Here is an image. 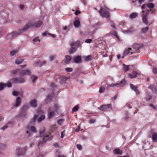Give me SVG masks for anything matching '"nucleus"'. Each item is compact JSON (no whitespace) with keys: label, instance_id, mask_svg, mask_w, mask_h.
<instances>
[{"label":"nucleus","instance_id":"f257e3e1","mask_svg":"<svg viewBox=\"0 0 157 157\" xmlns=\"http://www.w3.org/2000/svg\"><path fill=\"white\" fill-rule=\"evenodd\" d=\"M43 25L42 22L38 21L36 22H29L22 29V31H25L31 27L38 28Z\"/></svg>","mask_w":157,"mask_h":157},{"label":"nucleus","instance_id":"f03ea898","mask_svg":"<svg viewBox=\"0 0 157 157\" xmlns=\"http://www.w3.org/2000/svg\"><path fill=\"white\" fill-rule=\"evenodd\" d=\"M44 132V128L42 127L40 130L39 132L40 137H42V140L40 141L39 142L38 145L39 147L42 146L46 141L50 139L49 136V135L46 134H44V135H42Z\"/></svg>","mask_w":157,"mask_h":157},{"label":"nucleus","instance_id":"7ed1b4c3","mask_svg":"<svg viewBox=\"0 0 157 157\" xmlns=\"http://www.w3.org/2000/svg\"><path fill=\"white\" fill-rule=\"evenodd\" d=\"M27 130L26 132V133L27 134L26 136L28 138L30 137L32 135V133L31 132L29 131V130H30L32 132L34 133H36V132L35 128L33 126H31L30 127L28 126L27 128Z\"/></svg>","mask_w":157,"mask_h":157},{"label":"nucleus","instance_id":"20e7f679","mask_svg":"<svg viewBox=\"0 0 157 157\" xmlns=\"http://www.w3.org/2000/svg\"><path fill=\"white\" fill-rule=\"evenodd\" d=\"M98 12L103 17H105L108 18L109 17L110 15L109 12H107L102 8H101L100 10Z\"/></svg>","mask_w":157,"mask_h":157},{"label":"nucleus","instance_id":"39448f33","mask_svg":"<svg viewBox=\"0 0 157 157\" xmlns=\"http://www.w3.org/2000/svg\"><path fill=\"white\" fill-rule=\"evenodd\" d=\"M26 151V147L23 148L18 147L16 150V153L18 155H23Z\"/></svg>","mask_w":157,"mask_h":157},{"label":"nucleus","instance_id":"423d86ee","mask_svg":"<svg viewBox=\"0 0 157 157\" xmlns=\"http://www.w3.org/2000/svg\"><path fill=\"white\" fill-rule=\"evenodd\" d=\"M20 31L21 32L19 33L14 32L11 33H9L6 36V38L7 40H10L13 37L20 34L23 31H22V29H21Z\"/></svg>","mask_w":157,"mask_h":157},{"label":"nucleus","instance_id":"0eeeda50","mask_svg":"<svg viewBox=\"0 0 157 157\" xmlns=\"http://www.w3.org/2000/svg\"><path fill=\"white\" fill-rule=\"evenodd\" d=\"M125 83V81L123 80L121 81L119 83H116L115 84L112 83L110 85H108V87H113L114 86H117L118 87L120 86H124Z\"/></svg>","mask_w":157,"mask_h":157},{"label":"nucleus","instance_id":"6e6552de","mask_svg":"<svg viewBox=\"0 0 157 157\" xmlns=\"http://www.w3.org/2000/svg\"><path fill=\"white\" fill-rule=\"evenodd\" d=\"M11 80L14 83H21L25 82V79L21 78H14L12 79Z\"/></svg>","mask_w":157,"mask_h":157},{"label":"nucleus","instance_id":"1a4fd4ad","mask_svg":"<svg viewBox=\"0 0 157 157\" xmlns=\"http://www.w3.org/2000/svg\"><path fill=\"white\" fill-rule=\"evenodd\" d=\"M52 108L50 107L48 109V118L50 119L53 117L55 115L54 111H52Z\"/></svg>","mask_w":157,"mask_h":157},{"label":"nucleus","instance_id":"9d476101","mask_svg":"<svg viewBox=\"0 0 157 157\" xmlns=\"http://www.w3.org/2000/svg\"><path fill=\"white\" fill-rule=\"evenodd\" d=\"M31 74L30 71L28 69H25L22 70L20 72L19 75L23 76L25 75H29Z\"/></svg>","mask_w":157,"mask_h":157},{"label":"nucleus","instance_id":"9b49d317","mask_svg":"<svg viewBox=\"0 0 157 157\" xmlns=\"http://www.w3.org/2000/svg\"><path fill=\"white\" fill-rule=\"evenodd\" d=\"M111 104L102 105L98 108V109L103 111H105L107 109L111 107Z\"/></svg>","mask_w":157,"mask_h":157},{"label":"nucleus","instance_id":"f8f14e48","mask_svg":"<svg viewBox=\"0 0 157 157\" xmlns=\"http://www.w3.org/2000/svg\"><path fill=\"white\" fill-rule=\"evenodd\" d=\"M143 47V44H140L135 43L132 46V48L135 51L142 48Z\"/></svg>","mask_w":157,"mask_h":157},{"label":"nucleus","instance_id":"ddd939ff","mask_svg":"<svg viewBox=\"0 0 157 157\" xmlns=\"http://www.w3.org/2000/svg\"><path fill=\"white\" fill-rule=\"evenodd\" d=\"M132 49L131 48H128L126 49L123 53L124 56H126L128 54H132L134 52L132 51Z\"/></svg>","mask_w":157,"mask_h":157},{"label":"nucleus","instance_id":"4468645a","mask_svg":"<svg viewBox=\"0 0 157 157\" xmlns=\"http://www.w3.org/2000/svg\"><path fill=\"white\" fill-rule=\"evenodd\" d=\"M21 103V100L19 97H17L15 103L13 105L14 107H17L19 106Z\"/></svg>","mask_w":157,"mask_h":157},{"label":"nucleus","instance_id":"2eb2a0df","mask_svg":"<svg viewBox=\"0 0 157 157\" xmlns=\"http://www.w3.org/2000/svg\"><path fill=\"white\" fill-rule=\"evenodd\" d=\"M74 62L76 63H80L81 62V57L80 56H78L74 57Z\"/></svg>","mask_w":157,"mask_h":157},{"label":"nucleus","instance_id":"dca6fc26","mask_svg":"<svg viewBox=\"0 0 157 157\" xmlns=\"http://www.w3.org/2000/svg\"><path fill=\"white\" fill-rule=\"evenodd\" d=\"M130 87L131 89L135 91L136 94L138 95L139 94V91L137 89V87L132 84H130Z\"/></svg>","mask_w":157,"mask_h":157},{"label":"nucleus","instance_id":"f3484780","mask_svg":"<svg viewBox=\"0 0 157 157\" xmlns=\"http://www.w3.org/2000/svg\"><path fill=\"white\" fill-rule=\"evenodd\" d=\"M30 106L34 108L36 107L37 106V101L35 99H33L30 102Z\"/></svg>","mask_w":157,"mask_h":157},{"label":"nucleus","instance_id":"a211bd4d","mask_svg":"<svg viewBox=\"0 0 157 157\" xmlns=\"http://www.w3.org/2000/svg\"><path fill=\"white\" fill-rule=\"evenodd\" d=\"M71 46H73V47L76 48V49L80 45V41H77L75 43H71L70 44Z\"/></svg>","mask_w":157,"mask_h":157},{"label":"nucleus","instance_id":"6ab92c4d","mask_svg":"<svg viewBox=\"0 0 157 157\" xmlns=\"http://www.w3.org/2000/svg\"><path fill=\"white\" fill-rule=\"evenodd\" d=\"M138 75L139 73L138 72L133 71L132 74L130 73L129 74L128 76L130 78L132 79L136 78L137 76V75Z\"/></svg>","mask_w":157,"mask_h":157},{"label":"nucleus","instance_id":"aec40b11","mask_svg":"<svg viewBox=\"0 0 157 157\" xmlns=\"http://www.w3.org/2000/svg\"><path fill=\"white\" fill-rule=\"evenodd\" d=\"M65 63L66 64H69L71 60V57L68 55H66L65 56Z\"/></svg>","mask_w":157,"mask_h":157},{"label":"nucleus","instance_id":"412c9836","mask_svg":"<svg viewBox=\"0 0 157 157\" xmlns=\"http://www.w3.org/2000/svg\"><path fill=\"white\" fill-rule=\"evenodd\" d=\"M113 153L115 154L121 155L122 153V151L120 149L117 148H116L113 150Z\"/></svg>","mask_w":157,"mask_h":157},{"label":"nucleus","instance_id":"4be33fe9","mask_svg":"<svg viewBox=\"0 0 157 157\" xmlns=\"http://www.w3.org/2000/svg\"><path fill=\"white\" fill-rule=\"evenodd\" d=\"M152 98V96L151 94L147 92L146 95L145 99L147 101H148L150 100Z\"/></svg>","mask_w":157,"mask_h":157},{"label":"nucleus","instance_id":"5701e85b","mask_svg":"<svg viewBox=\"0 0 157 157\" xmlns=\"http://www.w3.org/2000/svg\"><path fill=\"white\" fill-rule=\"evenodd\" d=\"M26 114L27 113L26 112L21 111L18 116L21 118H23L25 117Z\"/></svg>","mask_w":157,"mask_h":157},{"label":"nucleus","instance_id":"b1692460","mask_svg":"<svg viewBox=\"0 0 157 157\" xmlns=\"http://www.w3.org/2000/svg\"><path fill=\"white\" fill-rule=\"evenodd\" d=\"M147 16L144 15L143 14V16L142 17V21L144 24L147 25L148 24V21L147 18Z\"/></svg>","mask_w":157,"mask_h":157},{"label":"nucleus","instance_id":"393cba45","mask_svg":"<svg viewBox=\"0 0 157 157\" xmlns=\"http://www.w3.org/2000/svg\"><path fill=\"white\" fill-rule=\"evenodd\" d=\"M53 92L52 94L49 95L47 96V98L46 99V101H47V103H48V102L51 100L52 99V98L53 97Z\"/></svg>","mask_w":157,"mask_h":157},{"label":"nucleus","instance_id":"a878e982","mask_svg":"<svg viewBox=\"0 0 157 157\" xmlns=\"http://www.w3.org/2000/svg\"><path fill=\"white\" fill-rule=\"evenodd\" d=\"M123 69L124 71L125 72L127 71L128 70H129L130 68V67L131 66L130 65H127L125 64H123Z\"/></svg>","mask_w":157,"mask_h":157},{"label":"nucleus","instance_id":"bb28decb","mask_svg":"<svg viewBox=\"0 0 157 157\" xmlns=\"http://www.w3.org/2000/svg\"><path fill=\"white\" fill-rule=\"evenodd\" d=\"M152 139L154 142H157V134L154 133L152 136Z\"/></svg>","mask_w":157,"mask_h":157},{"label":"nucleus","instance_id":"cd10ccee","mask_svg":"<svg viewBox=\"0 0 157 157\" xmlns=\"http://www.w3.org/2000/svg\"><path fill=\"white\" fill-rule=\"evenodd\" d=\"M92 56L91 55H90L86 56L84 57V60L86 61H90L91 59Z\"/></svg>","mask_w":157,"mask_h":157},{"label":"nucleus","instance_id":"c85d7f7f","mask_svg":"<svg viewBox=\"0 0 157 157\" xmlns=\"http://www.w3.org/2000/svg\"><path fill=\"white\" fill-rule=\"evenodd\" d=\"M46 63V62L45 60L43 61L42 62L38 61L36 63V64H38L37 66H41L45 64Z\"/></svg>","mask_w":157,"mask_h":157},{"label":"nucleus","instance_id":"c756f323","mask_svg":"<svg viewBox=\"0 0 157 157\" xmlns=\"http://www.w3.org/2000/svg\"><path fill=\"white\" fill-rule=\"evenodd\" d=\"M138 14L136 13H133L130 14L129 17L130 19H132L136 17L137 16Z\"/></svg>","mask_w":157,"mask_h":157},{"label":"nucleus","instance_id":"7c9ffc66","mask_svg":"<svg viewBox=\"0 0 157 157\" xmlns=\"http://www.w3.org/2000/svg\"><path fill=\"white\" fill-rule=\"evenodd\" d=\"M71 46V48L69 51V53L70 54H71L73 53L76 50V48L73 47V46Z\"/></svg>","mask_w":157,"mask_h":157},{"label":"nucleus","instance_id":"2f4dec72","mask_svg":"<svg viewBox=\"0 0 157 157\" xmlns=\"http://www.w3.org/2000/svg\"><path fill=\"white\" fill-rule=\"evenodd\" d=\"M29 108V106L28 105H25L21 108V111L26 112Z\"/></svg>","mask_w":157,"mask_h":157},{"label":"nucleus","instance_id":"473e14b6","mask_svg":"<svg viewBox=\"0 0 157 157\" xmlns=\"http://www.w3.org/2000/svg\"><path fill=\"white\" fill-rule=\"evenodd\" d=\"M148 88L151 89L152 91L155 92L156 91V87L154 85H151L148 87Z\"/></svg>","mask_w":157,"mask_h":157},{"label":"nucleus","instance_id":"72a5a7b5","mask_svg":"<svg viewBox=\"0 0 157 157\" xmlns=\"http://www.w3.org/2000/svg\"><path fill=\"white\" fill-rule=\"evenodd\" d=\"M102 24V22H99L97 23L96 24H94L92 26V27L94 28H95L97 29L98 28V27L101 25Z\"/></svg>","mask_w":157,"mask_h":157},{"label":"nucleus","instance_id":"f704fd0d","mask_svg":"<svg viewBox=\"0 0 157 157\" xmlns=\"http://www.w3.org/2000/svg\"><path fill=\"white\" fill-rule=\"evenodd\" d=\"M79 109V107L78 105H76L73 108L72 111V113H74L78 111V110Z\"/></svg>","mask_w":157,"mask_h":157},{"label":"nucleus","instance_id":"c9c22d12","mask_svg":"<svg viewBox=\"0 0 157 157\" xmlns=\"http://www.w3.org/2000/svg\"><path fill=\"white\" fill-rule=\"evenodd\" d=\"M147 5L148 8L151 9L153 8L155 6L154 4L151 3H147Z\"/></svg>","mask_w":157,"mask_h":157},{"label":"nucleus","instance_id":"e433bc0d","mask_svg":"<svg viewBox=\"0 0 157 157\" xmlns=\"http://www.w3.org/2000/svg\"><path fill=\"white\" fill-rule=\"evenodd\" d=\"M74 25L76 27H78L80 25V22L79 21L76 20L74 22Z\"/></svg>","mask_w":157,"mask_h":157},{"label":"nucleus","instance_id":"4c0bfd02","mask_svg":"<svg viewBox=\"0 0 157 157\" xmlns=\"http://www.w3.org/2000/svg\"><path fill=\"white\" fill-rule=\"evenodd\" d=\"M47 34L50 35L51 36H52L53 38H55L56 36L54 34H51L49 33H47V32L44 33L42 34V35L43 36H45L47 35Z\"/></svg>","mask_w":157,"mask_h":157},{"label":"nucleus","instance_id":"58836bf2","mask_svg":"<svg viewBox=\"0 0 157 157\" xmlns=\"http://www.w3.org/2000/svg\"><path fill=\"white\" fill-rule=\"evenodd\" d=\"M60 82L61 84L65 83L66 82V78L65 77H62L60 78Z\"/></svg>","mask_w":157,"mask_h":157},{"label":"nucleus","instance_id":"ea45409f","mask_svg":"<svg viewBox=\"0 0 157 157\" xmlns=\"http://www.w3.org/2000/svg\"><path fill=\"white\" fill-rule=\"evenodd\" d=\"M6 145L4 143H0V149H3L6 148Z\"/></svg>","mask_w":157,"mask_h":157},{"label":"nucleus","instance_id":"a19ab883","mask_svg":"<svg viewBox=\"0 0 157 157\" xmlns=\"http://www.w3.org/2000/svg\"><path fill=\"white\" fill-rule=\"evenodd\" d=\"M30 78L32 82H33L36 79L37 77V76L35 75H32L31 76Z\"/></svg>","mask_w":157,"mask_h":157},{"label":"nucleus","instance_id":"79ce46f5","mask_svg":"<svg viewBox=\"0 0 157 157\" xmlns=\"http://www.w3.org/2000/svg\"><path fill=\"white\" fill-rule=\"evenodd\" d=\"M45 118V116L44 115H42L38 119V122H39L44 120Z\"/></svg>","mask_w":157,"mask_h":157},{"label":"nucleus","instance_id":"37998d69","mask_svg":"<svg viewBox=\"0 0 157 157\" xmlns=\"http://www.w3.org/2000/svg\"><path fill=\"white\" fill-rule=\"evenodd\" d=\"M149 29V28L147 27L145 28H143L141 29V32L142 33H145L147 32Z\"/></svg>","mask_w":157,"mask_h":157},{"label":"nucleus","instance_id":"c03bdc74","mask_svg":"<svg viewBox=\"0 0 157 157\" xmlns=\"http://www.w3.org/2000/svg\"><path fill=\"white\" fill-rule=\"evenodd\" d=\"M128 112L127 111H125L124 113L125 116L124 117V119L125 121L127 120L129 118V117L128 116Z\"/></svg>","mask_w":157,"mask_h":157},{"label":"nucleus","instance_id":"a18cd8bd","mask_svg":"<svg viewBox=\"0 0 157 157\" xmlns=\"http://www.w3.org/2000/svg\"><path fill=\"white\" fill-rule=\"evenodd\" d=\"M23 61V59H16L15 62L17 64H21Z\"/></svg>","mask_w":157,"mask_h":157},{"label":"nucleus","instance_id":"49530a36","mask_svg":"<svg viewBox=\"0 0 157 157\" xmlns=\"http://www.w3.org/2000/svg\"><path fill=\"white\" fill-rule=\"evenodd\" d=\"M4 85H5V87L7 86L10 88L12 86V83L10 82H8L6 84L4 83Z\"/></svg>","mask_w":157,"mask_h":157},{"label":"nucleus","instance_id":"de8ad7c7","mask_svg":"<svg viewBox=\"0 0 157 157\" xmlns=\"http://www.w3.org/2000/svg\"><path fill=\"white\" fill-rule=\"evenodd\" d=\"M5 87V85H4V83H0V91L2 90Z\"/></svg>","mask_w":157,"mask_h":157},{"label":"nucleus","instance_id":"09e8293b","mask_svg":"<svg viewBox=\"0 0 157 157\" xmlns=\"http://www.w3.org/2000/svg\"><path fill=\"white\" fill-rule=\"evenodd\" d=\"M105 87L103 86H101L100 88L99 92L101 93L104 92L105 90Z\"/></svg>","mask_w":157,"mask_h":157},{"label":"nucleus","instance_id":"8fccbe9b","mask_svg":"<svg viewBox=\"0 0 157 157\" xmlns=\"http://www.w3.org/2000/svg\"><path fill=\"white\" fill-rule=\"evenodd\" d=\"M17 52V50H13L11 51L10 52V55L11 56H14L15 54Z\"/></svg>","mask_w":157,"mask_h":157},{"label":"nucleus","instance_id":"3c124183","mask_svg":"<svg viewBox=\"0 0 157 157\" xmlns=\"http://www.w3.org/2000/svg\"><path fill=\"white\" fill-rule=\"evenodd\" d=\"M63 121L64 119H60L59 120L57 121L58 124L60 125H61L62 124L63 122Z\"/></svg>","mask_w":157,"mask_h":157},{"label":"nucleus","instance_id":"603ef678","mask_svg":"<svg viewBox=\"0 0 157 157\" xmlns=\"http://www.w3.org/2000/svg\"><path fill=\"white\" fill-rule=\"evenodd\" d=\"M59 106L58 104H55L54 105V110L55 111H56L58 110V109L59 108Z\"/></svg>","mask_w":157,"mask_h":157},{"label":"nucleus","instance_id":"864d4df0","mask_svg":"<svg viewBox=\"0 0 157 157\" xmlns=\"http://www.w3.org/2000/svg\"><path fill=\"white\" fill-rule=\"evenodd\" d=\"M65 70L67 72H71L73 71V69L71 68L67 67L65 68Z\"/></svg>","mask_w":157,"mask_h":157},{"label":"nucleus","instance_id":"5fc2aeb1","mask_svg":"<svg viewBox=\"0 0 157 157\" xmlns=\"http://www.w3.org/2000/svg\"><path fill=\"white\" fill-rule=\"evenodd\" d=\"M133 31L132 30H124L123 31V33H131Z\"/></svg>","mask_w":157,"mask_h":157},{"label":"nucleus","instance_id":"6e6d98bb","mask_svg":"<svg viewBox=\"0 0 157 157\" xmlns=\"http://www.w3.org/2000/svg\"><path fill=\"white\" fill-rule=\"evenodd\" d=\"M50 87L52 89H54L55 88H56L57 87V86L56 85H55L54 83L52 82L51 84Z\"/></svg>","mask_w":157,"mask_h":157},{"label":"nucleus","instance_id":"4d7b16f0","mask_svg":"<svg viewBox=\"0 0 157 157\" xmlns=\"http://www.w3.org/2000/svg\"><path fill=\"white\" fill-rule=\"evenodd\" d=\"M12 94L13 96H16L18 95L19 93L17 91H13V92Z\"/></svg>","mask_w":157,"mask_h":157},{"label":"nucleus","instance_id":"13d9d810","mask_svg":"<svg viewBox=\"0 0 157 157\" xmlns=\"http://www.w3.org/2000/svg\"><path fill=\"white\" fill-rule=\"evenodd\" d=\"M56 57V55H53L49 57V59L50 61H53L55 58Z\"/></svg>","mask_w":157,"mask_h":157},{"label":"nucleus","instance_id":"bf43d9fd","mask_svg":"<svg viewBox=\"0 0 157 157\" xmlns=\"http://www.w3.org/2000/svg\"><path fill=\"white\" fill-rule=\"evenodd\" d=\"M65 130L62 131L61 133V138H63L65 136Z\"/></svg>","mask_w":157,"mask_h":157},{"label":"nucleus","instance_id":"052dcab7","mask_svg":"<svg viewBox=\"0 0 157 157\" xmlns=\"http://www.w3.org/2000/svg\"><path fill=\"white\" fill-rule=\"evenodd\" d=\"M96 120L95 119H90L89 121V123L90 124L94 123L95 122Z\"/></svg>","mask_w":157,"mask_h":157},{"label":"nucleus","instance_id":"680f3d73","mask_svg":"<svg viewBox=\"0 0 157 157\" xmlns=\"http://www.w3.org/2000/svg\"><path fill=\"white\" fill-rule=\"evenodd\" d=\"M153 73L154 74H157V68L155 67L153 68L152 70Z\"/></svg>","mask_w":157,"mask_h":157},{"label":"nucleus","instance_id":"e2e57ef3","mask_svg":"<svg viewBox=\"0 0 157 157\" xmlns=\"http://www.w3.org/2000/svg\"><path fill=\"white\" fill-rule=\"evenodd\" d=\"M76 147L79 150H81L82 149V147L81 145L79 144H77L76 145Z\"/></svg>","mask_w":157,"mask_h":157},{"label":"nucleus","instance_id":"0e129e2a","mask_svg":"<svg viewBox=\"0 0 157 157\" xmlns=\"http://www.w3.org/2000/svg\"><path fill=\"white\" fill-rule=\"evenodd\" d=\"M33 41L34 42H36L38 41H40V40L39 39V37H36L35 38H34L33 40Z\"/></svg>","mask_w":157,"mask_h":157},{"label":"nucleus","instance_id":"69168bd1","mask_svg":"<svg viewBox=\"0 0 157 157\" xmlns=\"http://www.w3.org/2000/svg\"><path fill=\"white\" fill-rule=\"evenodd\" d=\"M8 127V125H4L3 127H2L1 129L2 130H4L7 128Z\"/></svg>","mask_w":157,"mask_h":157},{"label":"nucleus","instance_id":"338daca9","mask_svg":"<svg viewBox=\"0 0 157 157\" xmlns=\"http://www.w3.org/2000/svg\"><path fill=\"white\" fill-rule=\"evenodd\" d=\"M37 118V116L36 115H35L33 117V122H35L36 121Z\"/></svg>","mask_w":157,"mask_h":157},{"label":"nucleus","instance_id":"774afa93","mask_svg":"<svg viewBox=\"0 0 157 157\" xmlns=\"http://www.w3.org/2000/svg\"><path fill=\"white\" fill-rule=\"evenodd\" d=\"M92 41V40L91 39H87L85 40V42L86 43H91Z\"/></svg>","mask_w":157,"mask_h":157}]
</instances>
